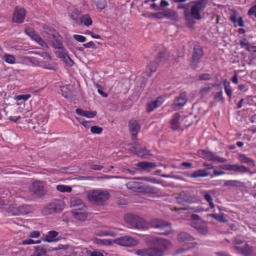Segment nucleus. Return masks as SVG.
Instances as JSON below:
<instances>
[{
  "instance_id": "1",
  "label": "nucleus",
  "mask_w": 256,
  "mask_h": 256,
  "mask_svg": "<svg viewBox=\"0 0 256 256\" xmlns=\"http://www.w3.org/2000/svg\"><path fill=\"white\" fill-rule=\"evenodd\" d=\"M94 242L100 245L109 246L116 244L126 247L134 246L138 244V241L136 239L128 236H120L114 240L96 238Z\"/></svg>"
},
{
  "instance_id": "2",
  "label": "nucleus",
  "mask_w": 256,
  "mask_h": 256,
  "mask_svg": "<svg viewBox=\"0 0 256 256\" xmlns=\"http://www.w3.org/2000/svg\"><path fill=\"white\" fill-rule=\"evenodd\" d=\"M86 195L88 201L96 204H102L110 198L109 192L102 189L88 190L86 192Z\"/></svg>"
},
{
  "instance_id": "3",
  "label": "nucleus",
  "mask_w": 256,
  "mask_h": 256,
  "mask_svg": "<svg viewBox=\"0 0 256 256\" xmlns=\"http://www.w3.org/2000/svg\"><path fill=\"white\" fill-rule=\"evenodd\" d=\"M124 220L132 228L144 230L148 227L145 220L136 214H126L124 216Z\"/></svg>"
},
{
  "instance_id": "4",
  "label": "nucleus",
  "mask_w": 256,
  "mask_h": 256,
  "mask_svg": "<svg viewBox=\"0 0 256 256\" xmlns=\"http://www.w3.org/2000/svg\"><path fill=\"white\" fill-rule=\"evenodd\" d=\"M64 207V203L60 200H56L46 204L42 210L44 214H48L61 212Z\"/></svg>"
},
{
  "instance_id": "5",
  "label": "nucleus",
  "mask_w": 256,
  "mask_h": 256,
  "mask_svg": "<svg viewBox=\"0 0 256 256\" xmlns=\"http://www.w3.org/2000/svg\"><path fill=\"white\" fill-rule=\"evenodd\" d=\"M207 2L208 0H198L193 2L194 5L191 8L190 14L194 19L199 20L201 18L200 12L204 10Z\"/></svg>"
},
{
  "instance_id": "6",
  "label": "nucleus",
  "mask_w": 256,
  "mask_h": 256,
  "mask_svg": "<svg viewBox=\"0 0 256 256\" xmlns=\"http://www.w3.org/2000/svg\"><path fill=\"white\" fill-rule=\"evenodd\" d=\"M54 47L58 49V52L59 58L62 59L68 66H72L74 64L73 62L68 56V52L64 48L61 42H58V45H54Z\"/></svg>"
},
{
  "instance_id": "7",
  "label": "nucleus",
  "mask_w": 256,
  "mask_h": 256,
  "mask_svg": "<svg viewBox=\"0 0 256 256\" xmlns=\"http://www.w3.org/2000/svg\"><path fill=\"white\" fill-rule=\"evenodd\" d=\"M198 154L200 157L209 160L216 161L220 162H224L227 161V160L225 158L219 157L213 152H207L203 150H200L198 152Z\"/></svg>"
},
{
  "instance_id": "8",
  "label": "nucleus",
  "mask_w": 256,
  "mask_h": 256,
  "mask_svg": "<svg viewBox=\"0 0 256 256\" xmlns=\"http://www.w3.org/2000/svg\"><path fill=\"white\" fill-rule=\"evenodd\" d=\"M202 54L203 52L201 46L199 45H195L190 64L192 68H196L197 64L200 62Z\"/></svg>"
},
{
  "instance_id": "9",
  "label": "nucleus",
  "mask_w": 256,
  "mask_h": 256,
  "mask_svg": "<svg viewBox=\"0 0 256 256\" xmlns=\"http://www.w3.org/2000/svg\"><path fill=\"white\" fill-rule=\"evenodd\" d=\"M26 12L24 8L16 7L13 13L12 22L16 23H22L25 18Z\"/></svg>"
},
{
  "instance_id": "10",
  "label": "nucleus",
  "mask_w": 256,
  "mask_h": 256,
  "mask_svg": "<svg viewBox=\"0 0 256 256\" xmlns=\"http://www.w3.org/2000/svg\"><path fill=\"white\" fill-rule=\"evenodd\" d=\"M26 34L29 36L32 40L36 42L42 47L48 48V46L46 42L32 30L27 28L25 30Z\"/></svg>"
},
{
  "instance_id": "11",
  "label": "nucleus",
  "mask_w": 256,
  "mask_h": 256,
  "mask_svg": "<svg viewBox=\"0 0 256 256\" xmlns=\"http://www.w3.org/2000/svg\"><path fill=\"white\" fill-rule=\"evenodd\" d=\"M44 183L43 182L37 180L32 183L30 190L38 196H42L44 194Z\"/></svg>"
},
{
  "instance_id": "12",
  "label": "nucleus",
  "mask_w": 256,
  "mask_h": 256,
  "mask_svg": "<svg viewBox=\"0 0 256 256\" xmlns=\"http://www.w3.org/2000/svg\"><path fill=\"white\" fill-rule=\"evenodd\" d=\"M187 100L186 92H183L176 98L174 102V106L176 109H180L186 104Z\"/></svg>"
},
{
  "instance_id": "13",
  "label": "nucleus",
  "mask_w": 256,
  "mask_h": 256,
  "mask_svg": "<svg viewBox=\"0 0 256 256\" xmlns=\"http://www.w3.org/2000/svg\"><path fill=\"white\" fill-rule=\"evenodd\" d=\"M86 209V206H82V208H76L72 210V214L76 218L80 220H84L87 218Z\"/></svg>"
},
{
  "instance_id": "14",
  "label": "nucleus",
  "mask_w": 256,
  "mask_h": 256,
  "mask_svg": "<svg viewBox=\"0 0 256 256\" xmlns=\"http://www.w3.org/2000/svg\"><path fill=\"white\" fill-rule=\"evenodd\" d=\"M181 117L179 113H175L172 116L170 120L171 128L174 130H177L180 128V122Z\"/></svg>"
},
{
  "instance_id": "15",
  "label": "nucleus",
  "mask_w": 256,
  "mask_h": 256,
  "mask_svg": "<svg viewBox=\"0 0 256 256\" xmlns=\"http://www.w3.org/2000/svg\"><path fill=\"white\" fill-rule=\"evenodd\" d=\"M193 226L201 234H205L208 232V230L206 224L200 220H198V222L194 224Z\"/></svg>"
},
{
  "instance_id": "16",
  "label": "nucleus",
  "mask_w": 256,
  "mask_h": 256,
  "mask_svg": "<svg viewBox=\"0 0 256 256\" xmlns=\"http://www.w3.org/2000/svg\"><path fill=\"white\" fill-rule=\"evenodd\" d=\"M129 129L132 136H136L140 130V126L138 122L134 120L129 122Z\"/></svg>"
},
{
  "instance_id": "17",
  "label": "nucleus",
  "mask_w": 256,
  "mask_h": 256,
  "mask_svg": "<svg viewBox=\"0 0 256 256\" xmlns=\"http://www.w3.org/2000/svg\"><path fill=\"white\" fill-rule=\"evenodd\" d=\"M76 112L78 115L83 116L88 118H92L96 114V111H87L80 108H77L76 110Z\"/></svg>"
},
{
  "instance_id": "18",
  "label": "nucleus",
  "mask_w": 256,
  "mask_h": 256,
  "mask_svg": "<svg viewBox=\"0 0 256 256\" xmlns=\"http://www.w3.org/2000/svg\"><path fill=\"white\" fill-rule=\"evenodd\" d=\"M238 159L242 163H244L248 164L250 166L254 167V160L248 157L246 154H238Z\"/></svg>"
},
{
  "instance_id": "19",
  "label": "nucleus",
  "mask_w": 256,
  "mask_h": 256,
  "mask_svg": "<svg viewBox=\"0 0 256 256\" xmlns=\"http://www.w3.org/2000/svg\"><path fill=\"white\" fill-rule=\"evenodd\" d=\"M172 231V225L170 224L161 221V235H167Z\"/></svg>"
},
{
  "instance_id": "20",
  "label": "nucleus",
  "mask_w": 256,
  "mask_h": 256,
  "mask_svg": "<svg viewBox=\"0 0 256 256\" xmlns=\"http://www.w3.org/2000/svg\"><path fill=\"white\" fill-rule=\"evenodd\" d=\"M58 232L54 230H50L48 232L44 240V242H56L57 240L56 237L58 236Z\"/></svg>"
},
{
  "instance_id": "21",
  "label": "nucleus",
  "mask_w": 256,
  "mask_h": 256,
  "mask_svg": "<svg viewBox=\"0 0 256 256\" xmlns=\"http://www.w3.org/2000/svg\"><path fill=\"white\" fill-rule=\"evenodd\" d=\"M236 248L246 256L250 255L252 252V248L247 244H246L244 246H236Z\"/></svg>"
},
{
  "instance_id": "22",
  "label": "nucleus",
  "mask_w": 256,
  "mask_h": 256,
  "mask_svg": "<svg viewBox=\"0 0 256 256\" xmlns=\"http://www.w3.org/2000/svg\"><path fill=\"white\" fill-rule=\"evenodd\" d=\"M210 174L204 169H200L193 172L191 175L192 178L205 177L208 176Z\"/></svg>"
},
{
  "instance_id": "23",
  "label": "nucleus",
  "mask_w": 256,
  "mask_h": 256,
  "mask_svg": "<svg viewBox=\"0 0 256 256\" xmlns=\"http://www.w3.org/2000/svg\"><path fill=\"white\" fill-rule=\"evenodd\" d=\"M80 24H84L86 26H90L92 24V18L88 14H84L80 18Z\"/></svg>"
},
{
  "instance_id": "24",
  "label": "nucleus",
  "mask_w": 256,
  "mask_h": 256,
  "mask_svg": "<svg viewBox=\"0 0 256 256\" xmlns=\"http://www.w3.org/2000/svg\"><path fill=\"white\" fill-rule=\"evenodd\" d=\"M70 206L72 207H78L82 208V206H85L83 202L77 197H72L70 200Z\"/></svg>"
},
{
  "instance_id": "25",
  "label": "nucleus",
  "mask_w": 256,
  "mask_h": 256,
  "mask_svg": "<svg viewBox=\"0 0 256 256\" xmlns=\"http://www.w3.org/2000/svg\"><path fill=\"white\" fill-rule=\"evenodd\" d=\"M178 238L180 242H182L192 241L194 240L193 238L191 236L184 232H180L178 234Z\"/></svg>"
},
{
  "instance_id": "26",
  "label": "nucleus",
  "mask_w": 256,
  "mask_h": 256,
  "mask_svg": "<svg viewBox=\"0 0 256 256\" xmlns=\"http://www.w3.org/2000/svg\"><path fill=\"white\" fill-rule=\"evenodd\" d=\"M232 171L243 174L249 172L250 169L243 165L234 164H233Z\"/></svg>"
},
{
  "instance_id": "27",
  "label": "nucleus",
  "mask_w": 256,
  "mask_h": 256,
  "mask_svg": "<svg viewBox=\"0 0 256 256\" xmlns=\"http://www.w3.org/2000/svg\"><path fill=\"white\" fill-rule=\"evenodd\" d=\"M215 86V84H208L201 87L200 94L202 96L206 95L210 90L212 88Z\"/></svg>"
},
{
  "instance_id": "28",
  "label": "nucleus",
  "mask_w": 256,
  "mask_h": 256,
  "mask_svg": "<svg viewBox=\"0 0 256 256\" xmlns=\"http://www.w3.org/2000/svg\"><path fill=\"white\" fill-rule=\"evenodd\" d=\"M96 234L100 236H114L116 234V232L113 230H100L96 232Z\"/></svg>"
},
{
  "instance_id": "29",
  "label": "nucleus",
  "mask_w": 256,
  "mask_h": 256,
  "mask_svg": "<svg viewBox=\"0 0 256 256\" xmlns=\"http://www.w3.org/2000/svg\"><path fill=\"white\" fill-rule=\"evenodd\" d=\"M40 67L48 70H56V65L54 62H48L45 61L41 62Z\"/></svg>"
},
{
  "instance_id": "30",
  "label": "nucleus",
  "mask_w": 256,
  "mask_h": 256,
  "mask_svg": "<svg viewBox=\"0 0 256 256\" xmlns=\"http://www.w3.org/2000/svg\"><path fill=\"white\" fill-rule=\"evenodd\" d=\"M160 104V102L158 98H157L156 100L152 101L148 104L147 110L148 112L152 111L154 109L158 108Z\"/></svg>"
},
{
  "instance_id": "31",
  "label": "nucleus",
  "mask_w": 256,
  "mask_h": 256,
  "mask_svg": "<svg viewBox=\"0 0 256 256\" xmlns=\"http://www.w3.org/2000/svg\"><path fill=\"white\" fill-rule=\"evenodd\" d=\"M80 13V12L76 8H74L70 10V17L74 20H78V16Z\"/></svg>"
},
{
  "instance_id": "32",
  "label": "nucleus",
  "mask_w": 256,
  "mask_h": 256,
  "mask_svg": "<svg viewBox=\"0 0 256 256\" xmlns=\"http://www.w3.org/2000/svg\"><path fill=\"white\" fill-rule=\"evenodd\" d=\"M172 247V244L168 240L161 238V252Z\"/></svg>"
},
{
  "instance_id": "33",
  "label": "nucleus",
  "mask_w": 256,
  "mask_h": 256,
  "mask_svg": "<svg viewBox=\"0 0 256 256\" xmlns=\"http://www.w3.org/2000/svg\"><path fill=\"white\" fill-rule=\"evenodd\" d=\"M157 66L158 64L155 62H152L149 64L146 70V73L148 76H150L152 72H156Z\"/></svg>"
},
{
  "instance_id": "34",
  "label": "nucleus",
  "mask_w": 256,
  "mask_h": 256,
  "mask_svg": "<svg viewBox=\"0 0 256 256\" xmlns=\"http://www.w3.org/2000/svg\"><path fill=\"white\" fill-rule=\"evenodd\" d=\"M204 197L206 200L209 203V206L210 208H214V204L212 202V198L210 194V192H206L204 194Z\"/></svg>"
},
{
  "instance_id": "35",
  "label": "nucleus",
  "mask_w": 256,
  "mask_h": 256,
  "mask_svg": "<svg viewBox=\"0 0 256 256\" xmlns=\"http://www.w3.org/2000/svg\"><path fill=\"white\" fill-rule=\"evenodd\" d=\"M30 211L29 208L26 205L20 206V210H16L14 213L19 214H28Z\"/></svg>"
},
{
  "instance_id": "36",
  "label": "nucleus",
  "mask_w": 256,
  "mask_h": 256,
  "mask_svg": "<svg viewBox=\"0 0 256 256\" xmlns=\"http://www.w3.org/2000/svg\"><path fill=\"white\" fill-rule=\"evenodd\" d=\"M3 58L6 63L10 64H14L16 63V58L12 54H6L4 56Z\"/></svg>"
},
{
  "instance_id": "37",
  "label": "nucleus",
  "mask_w": 256,
  "mask_h": 256,
  "mask_svg": "<svg viewBox=\"0 0 256 256\" xmlns=\"http://www.w3.org/2000/svg\"><path fill=\"white\" fill-rule=\"evenodd\" d=\"M61 91L62 92V95L66 98H68L70 96L72 92L70 89L69 88V86H64L61 88Z\"/></svg>"
},
{
  "instance_id": "38",
  "label": "nucleus",
  "mask_w": 256,
  "mask_h": 256,
  "mask_svg": "<svg viewBox=\"0 0 256 256\" xmlns=\"http://www.w3.org/2000/svg\"><path fill=\"white\" fill-rule=\"evenodd\" d=\"M150 250L148 249L138 250H136V254L138 256H154V254H152L150 252Z\"/></svg>"
},
{
  "instance_id": "39",
  "label": "nucleus",
  "mask_w": 256,
  "mask_h": 256,
  "mask_svg": "<svg viewBox=\"0 0 256 256\" xmlns=\"http://www.w3.org/2000/svg\"><path fill=\"white\" fill-rule=\"evenodd\" d=\"M24 58L27 61H28L30 62L32 65L34 66H40L41 62L39 61L37 58L33 57H25Z\"/></svg>"
},
{
  "instance_id": "40",
  "label": "nucleus",
  "mask_w": 256,
  "mask_h": 256,
  "mask_svg": "<svg viewBox=\"0 0 256 256\" xmlns=\"http://www.w3.org/2000/svg\"><path fill=\"white\" fill-rule=\"evenodd\" d=\"M56 189L61 192H70L72 191V188L70 186L65 185H58L56 186Z\"/></svg>"
},
{
  "instance_id": "41",
  "label": "nucleus",
  "mask_w": 256,
  "mask_h": 256,
  "mask_svg": "<svg viewBox=\"0 0 256 256\" xmlns=\"http://www.w3.org/2000/svg\"><path fill=\"white\" fill-rule=\"evenodd\" d=\"M224 184L225 186H239L242 182L236 180H227L224 181Z\"/></svg>"
},
{
  "instance_id": "42",
  "label": "nucleus",
  "mask_w": 256,
  "mask_h": 256,
  "mask_svg": "<svg viewBox=\"0 0 256 256\" xmlns=\"http://www.w3.org/2000/svg\"><path fill=\"white\" fill-rule=\"evenodd\" d=\"M95 4L98 8L103 10L106 7V2L104 0H97Z\"/></svg>"
},
{
  "instance_id": "43",
  "label": "nucleus",
  "mask_w": 256,
  "mask_h": 256,
  "mask_svg": "<svg viewBox=\"0 0 256 256\" xmlns=\"http://www.w3.org/2000/svg\"><path fill=\"white\" fill-rule=\"evenodd\" d=\"M47 122V118L46 117L42 115L37 116V122L38 125L42 126L46 124Z\"/></svg>"
},
{
  "instance_id": "44",
  "label": "nucleus",
  "mask_w": 256,
  "mask_h": 256,
  "mask_svg": "<svg viewBox=\"0 0 256 256\" xmlns=\"http://www.w3.org/2000/svg\"><path fill=\"white\" fill-rule=\"evenodd\" d=\"M240 43L242 47H244L248 51L250 50V45L246 38H243L240 40Z\"/></svg>"
},
{
  "instance_id": "45",
  "label": "nucleus",
  "mask_w": 256,
  "mask_h": 256,
  "mask_svg": "<svg viewBox=\"0 0 256 256\" xmlns=\"http://www.w3.org/2000/svg\"><path fill=\"white\" fill-rule=\"evenodd\" d=\"M210 216L213 218H214L218 220L219 222H224L226 221V219L224 218L223 214H210Z\"/></svg>"
},
{
  "instance_id": "46",
  "label": "nucleus",
  "mask_w": 256,
  "mask_h": 256,
  "mask_svg": "<svg viewBox=\"0 0 256 256\" xmlns=\"http://www.w3.org/2000/svg\"><path fill=\"white\" fill-rule=\"evenodd\" d=\"M41 242L40 240H34L32 239H26L22 241V244H38Z\"/></svg>"
},
{
  "instance_id": "47",
  "label": "nucleus",
  "mask_w": 256,
  "mask_h": 256,
  "mask_svg": "<svg viewBox=\"0 0 256 256\" xmlns=\"http://www.w3.org/2000/svg\"><path fill=\"white\" fill-rule=\"evenodd\" d=\"M102 131V128L96 126L90 128V132L94 134H100Z\"/></svg>"
},
{
  "instance_id": "48",
  "label": "nucleus",
  "mask_w": 256,
  "mask_h": 256,
  "mask_svg": "<svg viewBox=\"0 0 256 256\" xmlns=\"http://www.w3.org/2000/svg\"><path fill=\"white\" fill-rule=\"evenodd\" d=\"M28 54H34L40 55L44 59L51 60V56L46 52H42L41 54L38 53L36 52H30Z\"/></svg>"
},
{
  "instance_id": "49",
  "label": "nucleus",
  "mask_w": 256,
  "mask_h": 256,
  "mask_svg": "<svg viewBox=\"0 0 256 256\" xmlns=\"http://www.w3.org/2000/svg\"><path fill=\"white\" fill-rule=\"evenodd\" d=\"M20 210V206H18L16 204H14L12 206H10V207L8 208V212L14 215H18L19 214H16L14 213V212L16 210Z\"/></svg>"
},
{
  "instance_id": "50",
  "label": "nucleus",
  "mask_w": 256,
  "mask_h": 256,
  "mask_svg": "<svg viewBox=\"0 0 256 256\" xmlns=\"http://www.w3.org/2000/svg\"><path fill=\"white\" fill-rule=\"evenodd\" d=\"M224 90L227 96L230 98L232 95V91L229 82L224 83Z\"/></svg>"
},
{
  "instance_id": "51",
  "label": "nucleus",
  "mask_w": 256,
  "mask_h": 256,
  "mask_svg": "<svg viewBox=\"0 0 256 256\" xmlns=\"http://www.w3.org/2000/svg\"><path fill=\"white\" fill-rule=\"evenodd\" d=\"M30 97V95L29 94H20L18 96H16L14 98V100L16 101H18L20 100H24V101L27 100Z\"/></svg>"
},
{
  "instance_id": "52",
  "label": "nucleus",
  "mask_w": 256,
  "mask_h": 256,
  "mask_svg": "<svg viewBox=\"0 0 256 256\" xmlns=\"http://www.w3.org/2000/svg\"><path fill=\"white\" fill-rule=\"evenodd\" d=\"M73 38L76 40L80 42H84L86 40V38L85 36L79 34L73 35Z\"/></svg>"
},
{
  "instance_id": "53",
  "label": "nucleus",
  "mask_w": 256,
  "mask_h": 256,
  "mask_svg": "<svg viewBox=\"0 0 256 256\" xmlns=\"http://www.w3.org/2000/svg\"><path fill=\"white\" fill-rule=\"evenodd\" d=\"M214 98L217 101H220L223 102L224 100L222 96V92L220 90V92H218L214 95Z\"/></svg>"
},
{
  "instance_id": "54",
  "label": "nucleus",
  "mask_w": 256,
  "mask_h": 256,
  "mask_svg": "<svg viewBox=\"0 0 256 256\" xmlns=\"http://www.w3.org/2000/svg\"><path fill=\"white\" fill-rule=\"evenodd\" d=\"M248 15L250 16H254L256 18V4L250 8L248 11Z\"/></svg>"
},
{
  "instance_id": "55",
  "label": "nucleus",
  "mask_w": 256,
  "mask_h": 256,
  "mask_svg": "<svg viewBox=\"0 0 256 256\" xmlns=\"http://www.w3.org/2000/svg\"><path fill=\"white\" fill-rule=\"evenodd\" d=\"M83 46L84 48H92L93 49L96 48V46L95 44L92 42H89L86 44H83Z\"/></svg>"
},
{
  "instance_id": "56",
  "label": "nucleus",
  "mask_w": 256,
  "mask_h": 256,
  "mask_svg": "<svg viewBox=\"0 0 256 256\" xmlns=\"http://www.w3.org/2000/svg\"><path fill=\"white\" fill-rule=\"evenodd\" d=\"M77 120L82 124L84 127L88 128L90 126V122L88 121H85L81 118H76Z\"/></svg>"
},
{
  "instance_id": "57",
  "label": "nucleus",
  "mask_w": 256,
  "mask_h": 256,
  "mask_svg": "<svg viewBox=\"0 0 256 256\" xmlns=\"http://www.w3.org/2000/svg\"><path fill=\"white\" fill-rule=\"evenodd\" d=\"M148 250H150V252L152 254H154V256H159L160 254V252L158 248H148Z\"/></svg>"
},
{
  "instance_id": "58",
  "label": "nucleus",
  "mask_w": 256,
  "mask_h": 256,
  "mask_svg": "<svg viewBox=\"0 0 256 256\" xmlns=\"http://www.w3.org/2000/svg\"><path fill=\"white\" fill-rule=\"evenodd\" d=\"M40 235L39 231L36 230L33 231L29 233L28 236L32 238H38Z\"/></svg>"
},
{
  "instance_id": "59",
  "label": "nucleus",
  "mask_w": 256,
  "mask_h": 256,
  "mask_svg": "<svg viewBox=\"0 0 256 256\" xmlns=\"http://www.w3.org/2000/svg\"><path fill=\"white\" fill-rule=\"evenodd\" d=\"M211 78V76L208 74H203L199 76L200 80H210Z\"/></svg>"
},
{
  "instance_id": "60",
  "label": "nucleus",
  "mask_w": 256,
  "mask_h": 256,
  "mask_svg": "<svg viewBox=\"0 0 256 256\" xmlns=\"http://www.w3.org/2000/svg\"><path fill=\"white\" fill-rule=\"evenodd\" d=\"M21 116L20 115L18 116H10L9 117L8 119L11 122H16L19 120H20Z\"/></svg>"
},
{
  "instance_id": "61",
  "label": "nucleus",
  "mask_w": 256,
  "mask_h": 256,
  "mask_svg": "<svg viewBox=\"0 0 256 256\" xmlns=\"http://www.w3.org/2000/svg\"><path fill=\"white\" fill-rule=\"evenodd\" d=\"M221 168L226 170H232L233 164H224L221 166Z\"/></svg>"
},
{
  "instance_id": "62",
  "label": "nucleus",
  "mask_w": 256,
  "mask_h": 256,
  "mask_svg": "<svg viewBox=\"0 0 256 256\" xmlns=\"http://www.w3.org/2000/svg\"><path fill=\"white\" fill-rule=\"evenodd\" d=\"M138 166L142 168H147L151 166V164L147 162H142L138 164Z\"/></svg>"
},
{
  "instance_id": "63",
  "label": "nucleus",
  "mask_w": 256,
  "mask_h": 256,
  "mask_svg": "<svg viewBox=\"0 0 256 256\" xmlns=\"http://www.w3.org/2000/svg\"><path fill=\"white\" fill-rule=\"evenodd\" d=\"M88 256H104V255L100 252L94 251L91 252Z\"/></svg>"
},
{
  "instance_id": "64",
  "label": "nucleus",
  "mask_w": 256,
  "mask_h": 256,
  "mask_svg": "<svg viewBox=\"0 0 256 256\" xmlns=\"http://www.w3.org/2000/svg\"><path fill=\"white\" fill-rule=\"evenodd\" d=\"M151 224V226L153 228H158L160 224H159L158 221L156 220H154L152 222V224Z\"/></svg>"
}]
</instances>
